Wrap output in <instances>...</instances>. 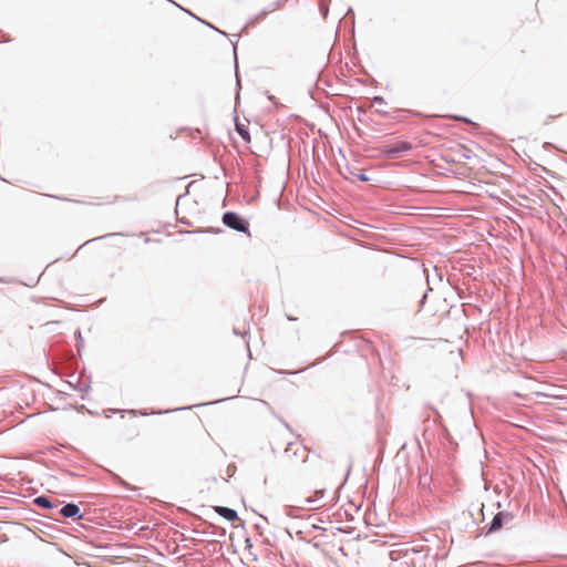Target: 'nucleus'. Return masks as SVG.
Segmentation results:
<instances>
[{"mask_svg":"<svg viewBox=\"0 0 567 567\" xmlns=\"http://www.w3.org/2000/svg\"><path fill=\"white\" fill-rule=\"evenodd\" d=\"M412 148L413 145L408 141H396L378 147L380 155L388 159L398 158L402 154L410 152Z\"/></svg>","mask_w":567,"mask_h":567,"instance_id":"nucleus-1","label":"nucleus"},{"mask_svg":"<svg viewBox=\"0 0 567 567\" xmlns=\"http://www.w3.org/2000/svg\"><path fill=\"white\" fill-rule=\"evenodd\" d=\"M221 221L226 227L250 236L249 223L238 213L233 210L225 212L223 214Z\"/></svg>","mask_w":567,"mask_h":567,"instance_id":"nucleus-2","label":"nucleus"},{"mask_svg":"<svg viewBox=\"0 0 567 567\" xmlns=\"http://www.w3.org/2000/svg\"><path fill=\"white\" fill-rule=\"evenodd\" d=\"M514 519V515L507 511L498 512L489 523V525L483 528V533L485 535H491L497 530H499L503 526L508 525Z\"/></svg>","mask_w":567,"mask_h":567,"instance_id":"nucleus-3","label":"nucleus"},{"mask_svg":"<svg viewBox=\"0 0 567 567\" xmlns=\"http://www.w3.org/2000/svg\"><path fill=\"white\" fill-rule=\"evenodd\" d=\"M536 394V402L538 403H546L549 405H554L557 409H567L565 406V403H567V395H556V394H549L547 392H534Z\"/></svg>","mask_w":567,"mask_h":567,"instance_id":"nucleus-4","label":"nucleus"},{"mask_svg":"<svg viewBox=\"0 0 567 567\" xmlns=\"http://www.w3.org/2000/svg\"><path fill=\"white\" fill-rule=\"evenodd\" d=\"M34 384L42 383L38 379L30 378L28 375H21L19 379L11 380L9 383L0 386V390H24L25 388H32Z\"/></svg>","mask_w":567,"mask_h":567,"instance_id":"nucleus-5","label":"nucleus"},{"mask_svg":"<svg viewBox=\"0 0 567 567\" xmlns=\"http://www.w3.org/2000/svg\"><path fill=\"white\" fill-rule=\"evenodd\" d=\"M58 514L64 518H72L74 520H79L83 518V514L81 513L80 507L74 503L64 504L59 511Z\"/></svg>","mask_w":567,"mask_h":567,"instance_id":"nucleus-6","label":"nucleus"},{"mask_svg":"<svg viewBox=\"0 0 567 567\" xmlns=\"http://www.w3.org/2000/svg\"><path fill=\"white\" fill-rule=\"evenodd\" d=\"M287 0H277L275 2H271L269 6H267L265 9H262L259 13H257L254 18H251L247 24H256L259 21L264 20L266 16L277 9H279Z\"/></svg>","mask_w":567,"mask_h":567,"instance_id":"nucleus-7","label":"nucleus"},{"mask_svg":"<svg viewBox=\"0 0 567 567\" xmlns=\"http://www.w3.org/2000/svg\"><path fill=\"white\" fill-rule=\"evenodd\" d=\"M33 503L41 507V508H45V509H54L58 507V505L60 504L59 501H53L52 498H50L49 496H45V495H41V496H38L33 499Z\"/></svg>","mask_w":567,"mask_h":567,"instance_id":"nucleus-8","label":"nucleus"},{"mask_svg":"<svg viewBox=\"0 0 567 567\" xmlns=\"http://www.w3.org/2000/svg\"><path fill=\"white\" fill-rule=\"evenodd\" d=\"M198 405L199 404H192V405L183 406V408H174V409H166V410H158V411H154L153 410V411L150 412V414H167V413H172V412H176V411L192 409V408H195V406H198ZM128 412L132 413V414L140 413L141 415H148V412L141 411V410H130Z\"/></svg>","mask_w":567,"mask_h":567,"instance_id":"nucleus-9","label":"nucleus"},{"mask_svg":"<svg viewBox=\"0 0 567 567\" xmlns=\"http://www.w3.org/2000/svg\"><path fill=\"white\" fill-rule=\"evenodd\" d=\"M215 512L228 522H233L238 518L237 512L226 506H216Z\"/></svg>","mask_w":567,"mask_h":567,"instance_id":"nucleus-10","label":"nucleus"},{"mask_svg":"<svg viewBox=\"0 0 567 567\" xmlns=\"http://www.w3.org/2000/svg\"><path fill=\"white\" fill-rule=\"evenodd\" d=\"M291 445L292 443L289 442L287 444V447L285 449V456L288 457V458H291L292 456L295 457H300L301 458V462H306L307 461V451L305 447L302 449H297L295 450L293 452L291 451Z\"/></svg>","mask_w":567,"mask_h":567,"instance_id":"nucleus-11","label":"nucleus"},{"mask_svg":"<svg viewBox=\"0 0 567 567\" xmlns=\"http://www.w3.org/2000/svg\"><path fill=\"white\" fill-rule=\"evenodd\" d=\"M235 131L237 132V134L246 142V143H249L250 142V132H249V128L245 125V124H241L239 122L236 123V127H235Z\"/></svg>","mask_w":567,"mask_h":567,"instance_id":"nucleus-12","label":"nucleus"},{"mask_svg":"<svg viewBox=\"0 0 567 567\" xmlns=\"http://www.w3.org/2000/svg\"><path fill=\"white\" fill-rule=\"evenodd\" d=\"M234 58H235V73H236V95L239 97V91L241 87L240 78L238 73V62H237V41L234 43Z\"/></svg>","mask_w":567,"mask_h":567,"instance_id":"nucleus-13","label":"nucleus"},{"mask_svg":"<svg viewBox=\"0 0 567 567\" xmlns=\"http://www.w3.org/2000/svg\"><path fill=\"white\" fill-rule=\"evenodd\" d=\"M348 171H349L352 175L357 176V178H358L359 181H361V182H369V181H370V178L367 176V174H365L364 172H361V171H359V169H357V168L351 169L349 166H348Z\"/></svg>","mask_w":567,"mask_h":567,"instance_id":"nucleus-14","label":"nucleus"},{"mask_svg":"<svg viewBox=\"0 0 567 567\" xmlns=\"http://www.w3.org/2000/svg\"><path fill=\"white\" fill-rule=\"evenodd\" d=\"M74 336H75V339H76V344H75L76 350H78L79 354H81L82 349L84 347V340L82 338V333H81L80 330H76Z\"/></svg>","mask_w":567,"mask_h":567,"instance_id":"nucleus-15","label":"nucleus"},{"mask_svg":"<svg viewBox=\"0 0 567 567\" xmlns=\"http://www.w3.org/2000/svg\"><path fill=\"white\" fill-rule=\"evenodd\" d=\"M451 118H453L454 121H460V122H464V123H468L471 124L472 126H474L475 128H477V124L474 123L471 118L466 117V116H462V115H451L450 116Z\"/></svg>","mask_w":567,"mask_h":567,"instance_id":"nucleus-16","label":"nucleus"},{"mask_svg":"<svg viewBox=\"0 0 567 567\" xmlns=\"http://www.w3.org/2000/svg\"><path fill=\"white\" fill-rule=\"evenodd\" d=\"M317 502H318V497L309 496V497L303 499L302 505L300 506V508H306V507L312 508L311 506L313 504H316Z\"/></svg>","mask_w":567,"mask_h":567,"instance_id":"nucleus-17","label":"nucleus"},{"mask_svg":"<svg viewBox=\"0 0 567 567\" xmlns=\"http://www.w3.org/2000/svg\"><path fill=\"white\" fill-rule=\"evenodd\" d=\"M348 18L351 19V25H352V30H353L354 29V12L351 7L348 8L347 13L343 17V19H348Z\"/></svg>","mask_w":567,"mask_h":567,"instance_id":"nucleus-18","label":"nucleus"},{"mask_svg":"<svg viewBox=\"0 0 567 567\" xmlns=\"http://www.w3.org/2000/svg\"><path fill=\"white\" fill-rule=\"evenodd\" d=\"M319 9H320L322 17L327 18L328 12H329V7L327 4H324L322 0H320V2H319Z\"/></svg>","mask_w":567,"mask_h":567,"instance_id":"nucleus-19","label":"nucleus"},{"mask_svg":"<svg viewBox=\"0 0 567 567\" xmlns=\"http://www.w3.org/2000/svg\"><path fill=\"white\" fill-rule=\"evenodd\" d=\"M117 235H122V234L121 233H111V234H107V235H104V236H100V237L93 238L91 240H87L85 243V245L91 243V241H94V240L104 239V238H107V237H114V236H117Z\"/></svg>","mask_w":567,"mask_h":567,"instance_id":"nucleus-20","label":"nucleus"},{"mask_svg":"<svg viewBox=\"0 0 567 567\" xmlns=\"http://www.w3.org/2000/svg\"><path fill=\"white\" fill-rule=\"evenodd\" d=\"M372 103L373 104H385V100L381 95H375L372 97Z\"/></svg>","mask_w":567,"mask_h":567,"instance_id":"nucleus-21","label":"nucleus"},{"mask_svg":"<svg viewBox=\"0 0 567 567\" xmlns=\"http://www.w3.org/2000/svg\"><path fill=\"white\" fill-rule=\"evenodd\" d=\"M430 481H431V478H430L429 476L424 475V476H422V477L420 478V484H421L422 486H425V485H429V484H430Z\"/></svg>","mask_w":567,"mask_h":567,"instance_id":"nucleus-22","label":"nucleus"},{"mask_svg":"<svg viewBox=\"0 0 567 567\" xmlns=\"http://www.w3.org/2000/svg\"><path fill=\"white\" fill-rule=\"evenodd\" d=\"M8 41H10L9 37L2 30H0V42H8Z\"/></svg>","mask_w":567,"mask_h":567,"instance_id":"nucleus-23","label":"nucleus"},{"mask_svg":"<svg viewBox=\"0 0 567 567\" xmlns=\"http://www.w3.org/2000/svg\"><path fill=\"white\" fill-rule=\"evenodd\" d=\"M293 509H295V508H293L292 506H287V507H286V514H287L288 516H295V514H293Z\"/></svg>","mask_w":567,"mask_h":567,"instance_id":"nucleus-24","label":"nucleus"},{"mask_svg":"<svg viewBox=\"0 0 567 567\" xmlns=\"http://www.w3.org/2000/svg\"><path fill=\"white\" fill-rule=\"evenodd\" d=\"M303 370H298V371H290V372H285V371H280L279 373H285V374H290V375H297L299 374L300 372H302Z\"/></svg>","mask_w":567,"mask_h":567,"instance_id":"nucleus-25","label":"nucleus"},{"mask_svg":"<svg viewBox=\"0 0 567 567\" xmlns=\"http://www.w3.org/2000/svg\"><path fill=\"white\" fill-rule=\"evenodd\" d=\"M115 412H117V410H105L104 414H105L106 417H110L111 414H114Z\"/></svg>","mask_w":567,"mask_h":567,"instance_id":"nucleus-26","label":"nucleus"},{"mask_svg":"<svg viewBox=\"0 0 567 567\" xmlns=\"http://www.w3.org/2000/svg\"><path fill=\"white\" fill-rule=\"evenodd\" d=\"M73 390H79V391L90 390V386L89 385H85V386H74Z\"/></svg>","mask_w":567,"mask_h":567,"instance_id":"nucleus-27","label":"nucleus"},{"mask_svg":"<svg viewBox=\"0 0 567 567\" xmlns=\"http://www.w3.org/2000/svg\"><path fill=\"white\" fill-rule=\"evenodd\" d=\"M514 394L518 399H525V395L522 392H514Z\"/></svg>","mask_w":567,"mask_h":567,"instance_id":"nucleus-28","label":"nucleus"},{"mask_svg":"<svg viewBox=\"0 0 567 567\" xmlns=\"http://www.w3.org/2000/svg\"><path fill=\"white\" fill-rule=\"evenodd\" d=\"M281 423L284 424V426H285L289 432H292V430H291L290 425H289L287 422H285V421H282V420H281Z\"/></svg>","mask_w":567,"mask_h":567,"instance_id":"nucleus-29","label":"nucleus"},{"mask_svg":"<svg viewBox=\"0 0 567 567\" xmlns=\"http://www.w3.org/2000/svg\"><path fill=\"white\" fill-rule=\"evenodd\" d=\"M425 299H426V292L423 295V297H422V299H421V301H420V302H421V305H423V303H424Z\"/></svg>","mask_w":567,"mask_h":567,"instance_id":"nucleus-30","label":"nucleus"},{"mask_svg":"<svg viewBox=\"0 0 567 567\" xmlns=\"http://www.w3.org/2000/svg\"><path fill=\"white\" fill-rule=\"evenodd\" d=\"M324 493V489L317 491L316 494L322 496Z\"/></svg>","mask_w":567,"mask_h":567,"instance_id":"nucleus-31","label":"nucleus"},{"mask_svg":"<svg viewBox=\"0 0 567 567\" xmlns=\"http://www.w3.org/2000/svg\"><path fill=\"white\" fill-rule=\"evenodd\" d=\"M375 112H377V113H379V114H382V115H385V114H386V112H383V111H381V110H375Z\"/></svg>","mask_w":567,"mask_h":567,"instance_id":"nucleus-32","label":"nucleus"},{"mask_svg":"<svg viewBox=\"0 0 567 567\" xmlns=\"http://www.w3.org/2000/svg\"><path fill=\"white\" fill-rule=\"evenodd\" d=\"M50 409H51V410H59L60 408H59V406L50 405Z\"/></svg>","mask_w":567,"mask_h":567,"instance_id":"nucleus-33","label":"nucleus"},{"mask_svg":"<svg viewBox=\"0 0 567 567\" xmlns=\"http://www.w3.org/2000/svg\"><path fill=\"white\" fill-rule=\"evenodd\" d=\"M234 333L237 336L240 334V332L236 328H234Z\"/></svg>","mask_w":567,"mask_h":567,"instance_id":"nucleus-34","label":"nucleus"},{"mask_svg":"<svg viewBox=\"0 0 567 567\" xmlns=\"http://www.w3.org/2000/svg\"><path fill=\"white\" fill-rule=\"evenodd\" d=\"M483 509H484V505L482 504L481 507H480V512H481L482 515H483Z\"/></svg>","mask_w":567,"mask_h":567,"instance_id":"nucleus-35","label":"nucleus"},{"mask_svg":"<svg viewBox=\"0 0 567 567\" xmlns=\"http://www.w3.org/2000/svg\"><path fill=\"white\" fill-rule=\"evenodd\" d=\"M120 483L123 485H127L122 478H118Z\"/></svg>","mask_w":567,"mask_h":567,"instance_id":"nucleus-36","label":"nucleus"},{"mask_svg":"<svg viewBox=\"0 0 567 567\" xmlns=\"http://www.w3.org/2000/svg\"><path fill=\"white\" fill-rule=\"evenodd\" d=\"M287 318H288V320H296V318H293L291 316H288Z\"/></svg>","mask_w":567,"mask_h":567,"instance_id":"nucleus-37","label":"nucleus"},{"mask_svg":"<svg viewBox=\"0 0 567 567\" xmlns=\"http://www.w3.org/2000/svg\"><path fill=\"white\" fill-rule=\"evenodd\" d=\"M224 400H225V399H217V400H215V402H221V401H224Z\"/></svg>","mask_w":567,"mask_h":567,"instance_id":"nucleus-38","label":"nucleus"},{"mask_svg":"<svg viewBox=\"0 0 567 567\" xmlns=\"http://www.w3.org/2000/svg\"><path fill=\"white\" fill-rule=\"evenodd\" d=\"M271 452L275 454L276 453V450L275 447L271 445Z\"/></svg>","mask_w":567,"mask_h":567,"instance_id":"nucleus-39","label":"nucleus"},{"mask_svg":"<svg viewBox=\"0 0 567 567\" xmlns=\"http://www.w3.org/2000/svg\"><path fill=\"white\" fill-rule=\"evenodd\" d=\"M464 157H465V158H470L468 153H465Z\"/></svg>","mask_w":567,"mask_h":567,"instance_id":"nucleus-40","label":"nucleus"},{"mask_svg":"<svg viewBox=\"0 0 567 567\" xmlns=\"http://www.w3.org/2000/svg\"><path fill=\"white\" fill-rule=\"evenodd\" d=\"M464 157H465V158H470L468 153H465Z\"/></svg>","mask_w":567,"mask_h":567,"instance_id":"nucleus-41","label":"nucleus"},{"mask_svg":"<svg viewBox=\"0 0 567 567\" xmlns=\"http://www.w3.org/2000/svg\"><path fill=\"white\" fill-rule=\"evenodd\" d=\"M467 396L470 400L472 399L471 392H467Z\"/></svg>","mask_w":567,"mask_h":567,"instance_id":"nucleus-42","label":"nucleus"}]
</instances>
